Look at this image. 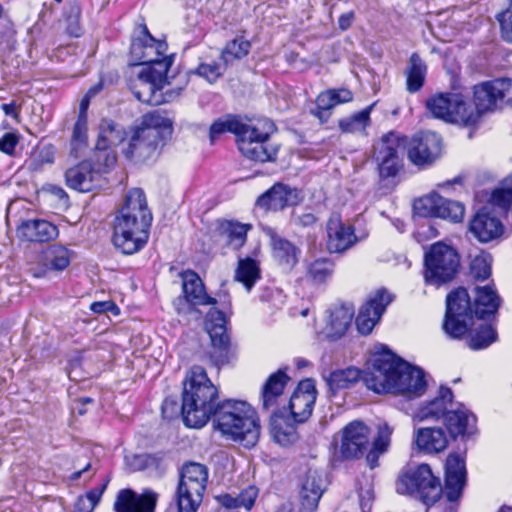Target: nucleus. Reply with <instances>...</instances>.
Segmentation results:
<instances>
[{"label": "nucleus", "mask_w": 512, "mask_h": 512, "mask_svg": "<svg viewBox=\"0 0 512 512\" xmlns=\"http://www.w3.org/2000/svg\"><path fill=\"white\" fill-rule=\"evenodd\" d=\"M368 389L376 393H398L409 399L422 396L427 388L425 373L421 368L410 365L387 346L381 345L371 359V368L362 375L356 367L332 371L326 383L332 392L348 389L360 378Z\"/></svg>", "instance_id": "1"}, {"label": "nucleus", "mask_w": 512, "mask_h": 512, "mask_svg": "<svg viewBox=\"0 0 512 512\" xmlns=\"http://www.w3.org/2000/svg\"><path fill=\"white\" fill-rule=\"evenodd\" d=\"M467 481L465 458L458 453H450L445 462V480L432 473L428 464H421L402 475L396 486L400 494H415L425 505L437 502L444 493L449 502L458 501Z\"/></svg>", "instance_id": "2"}, {"label": "nucleus", "mask_w": 512, "mask_h": 512, "mask_svg": "<svg viewBox=\"0 0 512 512\" xmlns=\"http://www.w3.org/2000/svg\"><path fill=\"white\" fill-rule=\"evenodd\" d=\"M152 220L144 191L140 188L128 191L114 219V246L127 255L140 251L148 242Z\"/></svg>", "instance_id": "3"}, {"label": "nucleus", "mask_w": 512, "mask_h": 512, "mask_svg": "<svg viewBox=\"0 0 512 512\" xmlns=\"http://www.w3.org/2000/svg\"><path fill=\"white\" fill-rule=\"evenodd\" d=\"M219 390L209 379L206 370L193 366L183 381L181 415L187 427L202 428L217 408Z\"/></svg>", "instance_id": "4"}, {"label": "nucleus", "mask_w": 512, "mask_h": 512, "mask_svg": "<svg viewBox=\"0 0 512 512\" xmlns=\"http://www.w3.org/2000/svg\"><path fill=\"white\" fill-rule=\"evenodd\" d=\"M255 412L245 401L227 399L217 403L212 417L222 435L246 448L255 446L260 436V425Z\"/></svg>", "instance_id": "5"}, {"label": "nucleus", "mask_w": 512, "mask_h": 512, "mask_svg": "<svg viewBox=\"0 0 512 512\" xmlns=\"http://www.w3.org/2000/svg\"><path fill=\"white\" fill-rule=\"evenodd\" d=\"M172 129V121L158 111L144 114L130 138L126 156L140 161L158 156Z\"/></svg>", "instance_id": "6"}, {"label": "nucleus", "mask_w": 512, "mask_h": 512, "mask_svg": "<svg viewBox=\"0 0 512 512\" xmlns=\"http://www.w3.org/2000/svg\"><path fill=\"white\" fill-rule=\"evenodd\" d=\"M289 380L285 371L280 369L268 377L261 391L263 410L274 409L270 416V431L275 442L281 446H289L298 440L297 423L293 419L291 421L286 409H275Z\"/></svg>", "instance_id": "7"}, {"label": "nucleus", "mask_w": 512, "mask_h": 512, "mask_svg": "<svg viewBox=\"0 0 512 512\" xmlns=\"http://www.w3.org/2000/svg\"><path fill=\"white\" fill-rule=\"evenodd\" d=\"M158 65L159 68L155 66L143 67L132 86L134 96L140 102L151 106L173 101L183 90V86H178L162 92L166 85H170L169 63L161 62Z\"/></svg>", "instance_id": "8"}, {"label": "nucleus", "mask_w": 512, "mask_h": 512, "mask_svg": "<svg viewBox=\"0 0 512 512\" xmlns=\"http://www.w3.org/2000/svg\"><path fill=\"white\" fill-rule=\"evenodd\" d=\"M460 267L457 251L443 243L432 244L424 253V281L427 285L440 287L452 281Z\"/></svg>", "instance_id": "9"}, {"label": "nucleus", "mask_w": 512, "mask_h": 512, "mask_svg": "<svg viewBox=\"0 0 512 512\" xmlns=\"http://www.w3.org/2000/svg\"><path fill=\"white\" fill-rule=\"evenodd\" d=\"M207 481L208 470L205 465L190 462L183 466L176 490L178 512H197Z\"/></svg>", "instance_id": "10"}, {"label": "nucleus", "mask_w": 512, "mask_h": 512, "mask_svg": "<svg viewBox=\"0 0 512 512\" xmlns=\"http://www.w3.org/2000/svg\"><path fill=\"white\" fill-rule=\"evenodd\" d=\"M274 128L273 122L267 119L248 123L237 142L241 154L252 161H274L278 148L269 143Z\"/></svg>", "instance_id": "11"}, {"label": "nucleus", "mask_w": 512, "mask_h": 512, "mask_svg": "<svg viewBox=\"0 0 512 512\" xmlns=\"http://www.w3.org/2000/svg\"><path fill=\"white\" fill-rule=\"evenodd\" d=\"M475 316L471 295L464 287H458L446 297L443 329L454 339L462 338L473 324Z\"/></svg>", "instance_id": "12"}, {"label": "nucleus", "mask_w": 512, "mask_h": 512, "mask_svg": "<svg viewBox=\"0 0 512 512\" xmlns=\"http://www.w3.org/2000/svg\"><path fill=\"white\" fill-rule=\"evenodd\" d=\"M426 108L433 117L446 122L474 126L477 114L468 112V104L459 93H440L427 99Z\"/></svg>", "instance_id": "13"}, {"label": "nucleus", "mask_w": 512, "mask_h": 512, "mask_svg": "<svg viewBox=\"0 0 512 512\" xmlns=\"http://www.w3.org/2000/svg\"><path fill=\"white\" fill-rule=\"evenodd\" d=\"M406 147V137L390 132L384 135L374 146V158L377 162L381 180L394 179L403 167L402 155Z\"/></svg>", "instance_id": "14"}, {"label": "nucleus", "mask_w": 512, "mask_h": 512, "mask_svg": "<svg viewBox=\"0 0 512 512\" xmlns=\"http://www.w3.org/2000/svg\"><path fill=\"white\" fill-rule=\"evenodd\" d=\"M139 36L134 38L131 43V56L143 67L155 66L159 68V63H169V68L174 62V55H165L167 43L155 39L149 32L147 26H139Z\"/></svg>", "instance_id": "15"}, {"label": "nucleus", "mask_w": 512, "mask_h": 512, "mask_svg": "<svg viewBox=\"0 0 512 512\" xmlns=\"http://www.w3.org/2000/svg\"><path fill=\"white\" fill-rule=\"evenodd\" d=\"M408 159L418 167L432 165L442 153V138L432 131L415 134L409 141L406 139Z\"/></svg>", "instance_id": "16"}, {"label": "nucleus", "mask_w": 512, "mask_h": 512, "mask_svg": "<svg viewBox=\"0 0 512 512\" xmlns=\"http://www.w3.org/2000/svg\"><path fill=\"white\" fill-rule=\"evenodd\" d=\"M511 92V78H497L476 85L473 91L475 109L468 105V112L477 114L478 123L485 112L494 110L497 102L503 100Z\"/></svg>", "instance_id": "17"}, {"label": "nucleus", "mask_w": 512, "mask_h": 512, "mask_svg": "<svg viewBox=\"0 0 512 512\" xmlns=\"http://www.w3.org/2000/svg\"><path fill=\"white\" fill-rule=\"evenodd\" d=\"M418 214L424 217H437L460 222L463 219L465 208L458 201H453L437 193L419 199L414 204Z\"/></svg>", "instance_id": "18"}, {"label": "nucleus", "mask_w": 512, "mask_h": 512, "mask_svg": "<svg viewBox=\"0 0 512 512\" xmlns=\"http://www.w3.org/2000/svg\"><path fill=\"white\" fill-rule=\"evenodd\" d=\"M207 330L212 343L211 359L216 366H223L230 362V338L225 327V315L221 311L210 312L208 315Z\"/></svg>", "instance_id": "19"}, {"label": "nucleus", "mask_w": 512, "mask_h": 512, "mask_svg": "<svg viewBox=\"0 0 512 512\" xmlns=\"http://www.w3.org/2000/svg\"><path fill=\"white\" fill-rule=\"evenodd\" d=\"M303 200L301 191L283 183H276L256 201V206L268 211H281L286 207L296 206Z\"/></svg>", "instance_id": "20"}, {"label": "nucleus", "mask_w": 512, "mask_h": 512, "mask_svg": "<svg viewBox=\"0 0 512 512\" xmlns=\"http://www.w3.org/2000/svg\"><path fill=\"white\" fill-rule=\"evenodd\" d=\"M317 398L315 381L305 379L299 382L289 401V412L294 422L304 423L312 415Z\"/></svg>", "instance_id": "21"}, {"label": "nucleus", "mask_w": 512, "mask_h": 512, "mask_svg": "<svg viewBox=\"0 0 512 512\" xmlns=\"http://www.w3.org/2000/svg\"><path fill=\"white\" fill-rule=\"evenodd\" d=\"M101 163L84 160L79 164L67 169L65 172L66 184L77 191L89 192L96 187L100 175L106 172Z\"/></svg>", "instance_id": "22"}, {"label": "nucleus", "mask_w": 512, "mask_h": 512, "mask_svg": "<svg viewBox=\"0 0 512 512\" xmlns=\"http://www.w3.org/2000/svg\"><path fill=\"white\" fill-rule=\"evenodd\" d=\"M391 301L392 297L386 290H378L370 297L361 307L355 320L359 333L370 334Z\"/></svg>", "instance_id": "23"}, {"label": "nucleus", "mask_w": 512, "mask_h": 512, "mask_svg": "<svg viewBox=\"0 0 512 512\" xmlns=\"http://www.w3.org/2000/svg\"><path fill=\"white\" fill-rule=\"evenodd\" d=\"M252 229L251 224L237 220L218 219L215 222L213 237L223 247L239 250L247 241V234Z\"/></svg>", "instance_id": "24"}, {"label": "nucleus", "mask_w": 512, "mask_h": 512, "mask_svg": "<svg viewBox=\"0 0 512 512\" xmlns=\"http://www.w3.org/2000/svg\"><path fill=\"white\" fill-rule=\"evenodd\" d=\"M369 428L362 421H353L343 429L340 454L344 459H356L363 455L369 442Z\"/></svg>", "instance_id": "25"}, {"label": "nucleus", "mask_w": 512, "mask_h": 512, "mask_svg": "<svg viewBox=\"0 0 512 512\" xmlns=\"http://www.w3.org/2000/svg\"><path fill=\"white\" fill-rule=\"evenodd\" d=\"M325 487L323 474L318 470L309 469L301 481L299 512H315Z\"/></svg>", "instance_id": "26"}, {"label": "nucleus", "mask_w": 512, "mask_h": 512, "mask_svg": "<svg viewBox=\"0 0 512 512\" xmlns=\"http://www.w3.org/2000/svg\"><path fill=\"white\" fill-rule=\"evenodd\" d=\"M504 230L501 220L485 208L479 210L469 223V231L481 243L499 239Z\"/></svg>", "instance_id": "27"}, {"label": "nucleus", "mask_w": 512, "mask_h": 512, "mask_svg": "<svg viewBox=\"0 0 512 512\" xmlns=\"http://www.w3.org/2000/svg\"><path fill=\"white\" fill-rule=\"evenodd\" d=\"M157 497V493L151 490H145L139 495L131 489H122L117 494L114 510L116 512H153Z\"/></svg>", "instance_id": "28"}, {"label": "nucleus", "mask_w": 512, "mask_h": 512, "mask_svg": "<svg viewBox=\"0 0 512 512\" xmlns=\"http://www.w3.org/2000/svg\"><path fill=\"white\" fill-rule=\"evenodd\" d=\"M327 249L330 253H342L357 241L354 228L345 225L339 217H331L327 222Z\"/></svg>", "instance_id": "29"}, {"label": "nucleus", "mask_w": 512, "mask_h": 512, "mask_svg": "<svg viewBox=\"0 0 512 512\" xmlns=\"http://www.w3.org/2000/svg\"><path fill=\"white\" fill-rule=\"evenodd\" d=\"M475 317L486 319L497 313L502 299L494 284L476 285L472 289Z\"/></svg>", "instance_id": "30"}, {"label": "nucleus", "mask_w": 512, "mask_h": 512, "mask_svg": "<svg viewBox=\"0 0 512 512\" xmlns=\"http://www.w3.org/2000/svg\"><path fill=\"white\" fill-rule=\"evenodd\" d=\"M182 292L187 304L191 307L215 305L216 299L206 293L205 286L197 273L187 270L181 273Z\"/></svg>", "instance_id": "31"}, {"label": "nucleus", "mask_w": 512, "mask_h": 512, "mask_svg": "<svg viewBox=\"0 0 512 512\" xmlns=\"http://www.w3.org/2000/svg\"><path fill=\"white\" fill-rule=\"evenodd\" d=\"M271 247L273 258L283 270L290 272L298 264L301 249L288 239L272 233Z\"/></svg>", "instance_id": "32"}, {"label": "nucleus", "mask_w": 512, "mask_h": 512, "mask_svg": "<svg viewBox=\"0 0 512 512\" xmlns=\"http://www.w3.org/2000/svg\"><path fill=\"white\" fill-rule=\"evenodd\" d=\"M448 411L445 418V426L451 437L472 434L476 425V417L462 404H457Z\"/></svg>", "instance_id": "33"}, {"label": "nucleus", "mask_w": 512, "mask_h": 512, "mask_svg": "<svg viewBox=\"0 0 512 512\" xmlns=\"http://www.w3.org/2000/svg\"><path fill=\"white\" fill-rule=\"evenodd\" d=\"M452 400V390L448 387L441 386L438 396L421 406L416 413V417L420 421L429 419L438 420L440 418L445 419L448 411L455 406Z\"/></svg>", "instance_id": "34"}, {"label": "nucleus", "mask_w": 512, "mask_h": 512, "mask_svg": "<svg viewBox=\"0 0 512 512\" xmlns=\"http://www.w3.org/2000/svg\"><path fill=\"white\" fill-rule=\"evenodd\" d=\"M414 442L419 450L427 453H440L448 446L447 435L440 427L419 428L415 432Z\"/></svg>", "instance_id": "35"}, {"label": "nucleus", "mask_w": 512, "mask_h": 512, "mask_svg": "<svg viewBox=\"0 0 512 512\" xmlns=\"http://www.w3.org/2000/svg\"><path fill=\"white\" fill-rule=\"evenodd\" d=\"M18 232L30 242H47L58 236V228L46 220H28L23 222Z\"/></svg>", "instance_id": "36"}, {"label": "nucleus", "mask_w": 512, "mask_h": 512, "mask_svg": "<svg viewBox=\"0 0 512 512\" xmlns=\"http://www.w3.org/2000/svg\"><path fill=\"white\" fill-rule=\"evenodd\" d=\"M354 312V306L350 303L335 305L330 310L328 336L333 339L342 337L352 323Z\"/></svg>", "instance_id": "37"}, {"label": "nucleus", "mask_w": 512, "mask_h": 512, "mask_svg": "<svg viewBox=\"0 0 512 512\" xmlns=\"http://www.w3.org/2000/svg\"><path fill=\"white\" fill-rule=\"evenodd\" d=\"M377 433L373 438L372 448L366 455V461L371 469L379 465V458L385 454L391 444L393 428L387 423H379L376 426Z\"/></svg>", "instance_id": "38"}, {"label": "nucleus", "mask_w": 512, "mask_h": 512, "mask_svg": "<svg viewBox=\"0 0 512 512\" xmlns=\"http://www.w3.org/2000/svg\"><path fill=\"white\" fill-rule=\"evenodd\" d=\"M406 88L410 93L418 92L424 85L427 66L418 53H413L406 69Z\"/></svg>", "instance_id": "39"}, {"label": "nucleus", "mask_w": 512, "mask_h": 512, "mask_svg": "<svg viewBox=\"0 0 512 512\" xmlns=\"http://www.w3.org/2000/svg\"><path fill=\"white\" fill-rule=\"evenodd\" d=\"M261 278V271L256 260L246 257L238 260L235 271V280L243 284L247 292H250L255 283Z\"/></svg>", "instance_id": "40"}, {"label": "nucleus", "mask_w": 512, "mask_h": 512, "mask_svg": "<svg viewBox=\"0 0 512 512\" xmlns=\"http://www.w3.org/2000/svg\"><path fill=\"white\" fill-rule=\"evenodd\" d=\"M247 124L248 123L243 122L238 116L232 115L214 121L209 130L210 143L214 144L219 136L226 132L235 134L238 140Z\"/></svg>", "instance_id": "41"}, {"label": "nucleus", "mask_w": 512, "mask_h": 512, "mask_svg": "<svg viewBox=\"0 0 512 512\" xmlns=\"http://www.w3.org/2000/svg\"><path fill=\"white\" fill-rule=\"evenodd\" d=\"M250 49L251 43L248 40L244 37H236L227 42L221 52L220 59L222 60L224 67H227L235 60H240L247 56Z\"/></svg>", "instance_id": "42"}, {"label": "nucleus", "mask_w": 512, "mask_h": 512, "mask_svg": "<svg viewBox=\"0 0 512 512\" xmlns=\"http://www.w3.org/2000/svg\"><path fill=\"white\" fill-rule=\"evenodd\" d=\"M374 106L375 103L349 117L340 119L338 122L339 129L343 133L364 131L370 125V114Z\"/></svg>", "instance_id": "43"}, {"label": "nucleus", "mask_w": 512, "mask_h": 512, "mask_svg": "<svg viewBox=\"0 0 512 512\" xmlns=\"http://www.w3.org/2000/svg\"><path fill=\"white\" fill-rule=\"evenodd\" d=\"M497 331L492 325H481L467 340V345L472 350H481L496 342Z\"/></svg>", "instance_id": "44"}, {"label": "nucleus", "mask_w": 512, "mask_h": 512, "mask_svg": "<svg viewBox=\"0 0 512 512\" xmlns=\"http://www.w3.org/2000/svg\"><path fill=\"white\" fill-rule=\"evenodd\" d=\"M70 264V251L62 245H52L45 253V265L47 268L62 271Z\"/></svg>", "instance_id": "45"}, {"label": "nucleus", "mask_w": 512, "mask_h": 512, "mask_svg": "<svg viewBox=\"0 0 512 512\" xmlns=\"http://www.w3.org/2000/svg\"><path fill=\"white\" fill-rule=\"evenodd\" d=\"M493 206H497L503 210L510 208L512 204V174L505 177L494 189L489 198Z\"/></svg>", "instance_id": "46"}, {"label": "nucleus", "mask_w": 512, "mask_h": 512, "mask_svg": "<svg viewBox=\"0 0 512 512\" xmlns=\"http://www.w3.org/2000/svg\"><path fill=\"white\" fill-rule=\"evenodd\" d=\"M112 143L108 141V137L104 135L103 131L100 130L99 136L95 145V152L93 161L101 163V166L108 169L112 167L116 162L115 154L110 150Z\"/></svg>", "instance_id": "47"}, {"label": "nucleus", "mask_w": 512, "mask_h": 512, "mask_svg": "<svg viewBox=\"0 0 512 512\" xmlns=\"http://www.w3.org/2000/svg\"><path fill=\"white\" fill-rule=\"evenodd\" d=\"M335 264L331 259L319 258L313 261L308 267V275L318 284L326 282L332 277Z\"/></svg>", "instance_id": "48"}, {"label": "nucleus", "mask_w": 512, "mask_h": 512, "mask_svg": "<svg viewBox=\"0 0 512 512\" xmlns=\"http://www.w3.org/2000/svg\"><path fill=\"white\" fill-rule=\"evenodd\" d=\"M334 107L335 105L330 94L325 90L317 96L315 105L310 108L309 112L312 116L317 118L321 124H324L330 119Z\"/></svg>", "instance_id": "49"}, {"label": "nucleus", "mask_w": 512, "mask_h": 512, "mask_svg": "<svg viewBox=\"0 0 512 512\" xmlns=\"http://www.w3.org/2000/svg\"><path fill=\"white\" fill-rule=\"evenodd\" d=\"M492 257L488 253H481L472 259L470 274L475 280H486L491 275Z\"/></svg>", "instance_id": "50"}, {"label": "nucleus", "mask_w": 512, "mask_h": 512, "mask_svg": "<svg viewBox=\"0 0 512 512\" xmlns=\"http://www.w3.org/2000/svg\"><path fill=\"white\" fill-rule=\"evenodd\" d=\"M87 126L88 120L77 118L74 124L71 136V154L79 156V152L87 144Z\"/></svg>", "instance_id": "51"}, {"label": "nucleus", "mask_w": 512, "mask_h": 512, "mask_svg": "<svg viewBox=\"0 0 512 512\" xmlns=\"http://www.w3.org/2000/svg\"><path fill=\"white\" fill-rule=\"evenodd\" d=\"M54 154V147L52 145L37 148L31 154L29 167L34 171L41 170L45 164H52L54 162Z\"/></svg>", "instance_id": "52"}, {"label": "nucleus", "mask_w": 512, "mask_h": 512, "mask_svg": "<svg viewBox=\"0 0 512 512\" xmlns=\"http://www.w3.org/2000/svg\"><path fill=\"white\" fill-rule=\"evenodd\" d=\"M100 130L108 137V141L112 145L117 146L126 138V133L122 126L112 120H103L100 124Z\"/></svg>", "instance_id": "53"}, {"label": "nucleus", "mask_w": 512, "mask_h": 512, "mask_svg": "<svg viewBox=\"0 0 512 512\" xmlns=\"http://www.w3.org/2000/svg\"><path fill=\"white\" fill-rule=\"evenodd\" d=\"M501 34L504 40L512 42V0H508V7L498 14Z\"/></svg>", "instance_id": "54"}, {"label": "nucleus", "mask_w": 512, "mask_h": 512, "mask_svg": "<svg viewBox=\"0 0 512 512\" xmlns=\"http://www.w3.org/2000/svg\"><path fill=\"white\" fill-rule=\"evenodd\" d=\"M226 67H222L220 64L213 63H201L197 69L196 73L205 78L209 83H215L217 79L223 74V71Z\"/></svg>", "instance_id": "55"}, {"label": "nucleus", "mask_w": 512, "mask_h": 512, "mask_svg": "<svg viewBox=\"0 0 512 512\" xmlns=\"http://www.w3.org/2000/svg\"><path fill=\"white\" fill-rule=\"evenodd\" d=\"M20 135L17 132H7L0 137V151L9 156L15 154L17 145L19 144Z\"/></svg>", "instance_id": "56"}, {"label": "nucleus", "mask_w": 512, "mask_h": 512, "mask_svg": "<svg viewBox=\"0 0 512 512\" xmlns=\"http://www.w3.org/2000/svg\"><path fill=\"white\" fill-rule=\"evenodd\" d=\"M144 459L148 463L147 470L154 471L158 476H162L165 473L167 465L165 463L164 453L148 454V457Z\"/></svg>", "instance_id": "57"}, {"label": "nucleus", "mask_w": 512, "mask_h": 512, "mask_svg": "<svg viewBox=\"0 0 512 512\" xmlns=\"http://www.w3.org/2000/svg\"><path fill=\"white\" fill-rule=\"evenodd\" d=\"M257 496L258 490L255 486L247 487L238 495L239 507H244L245 509L250 510L253 507Z\"/></svg>", "instance_id": "58"}, {"label": "nucleus", "mask_w": 512, "mask_h": 512, "mask_svg": "<svg viewBox=\"0 0 512 512\" xmlns=\"http://www.w3.org/2000/svg\"><path fill=\"white\" fill-rule=\"evenodd\" d=\"M327 92L330 94L335 107L353 100V93L347 88L328 89Z\"/></svg>", "instance_id": "59"}, {"label": "nucleus", "mask_w": 512, "mask_h": 512, "mask_svg": "<svg viewBox=\"0 0 512 512\" xmlns=\"http://www.w3.org/2000/svg\"><path fill=\"white\" fill-rule=\"evenodd\" d=\"M293 224L302 228L313 227L317 222V217L311 212H304L302 214H292Z\"/></svg>", "instance_id": "60"}, {"label": "nucleus", "mask_w": 512, "mask_h": 512, "mask_svg": "<svg viewBox=\"0 0 512 512\" xmlns=\"http://www.w3.org/2000/svg\"><path fill=\"white\" fill-rule=\"evenodd\" d=\"M0 108L6 116L12 117L18 121L22 110V103L13 100L10 103L1 104Z\"/></svg>", "instance_id": "61"}, {"label": "nucleus", "mask_w": 512, "mask_h": 512, "mask_svg": "<svg viewBox=\"0 0 512 512\" xmlns=\"http://www.w3.org/2000/svg\"><path fill=\"white\" fill-rule=\"evenodd\" d=\"M108 485V480L105 481L100 487L93 488L89 490L85 495H81L84 497L88 502H90L93 507H96L97 504L100 502L101 497L106 490Z\"/></svg>", "instance_id": "62"}, {"label": "nucleus", "mask_w": 512, "mask_h": 512, "mask_svg": "<svg viewBox=\"0 0 512 512\" xmlns=\"http://www.w3.org/2000/svg\"><path fill=\"white\" fill-rule=\"evenodd\" d=\"M181 413V408L179 409L178 403L171 398H166L162 404V414L165 418L172 419Z\"/></svg>", "instance_id": "63"}, {"label": "nucleus", "mask_w": 512, "mask_h": 512, "mask_svg": "<svg viewBox=\"0 0 512 512\" xmlns=\"http://www.w3.org/2000/svg\"><path fill=\"white\" fill-rule=\"evenodd\" d=\"M115 308L116 306L112 301H97L93 302L90 306L91 311L96 314H101Z\"/></svg>", "instance_id": "64"}]
</instances>
